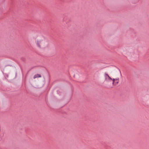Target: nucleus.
<instances>
[{"instance_id": "nucleus-1", "label": "nucleus", "mask_w": 149, "mask_h": 149, "mask_svg": "<svg viewBox=\"0 0 149 149\" xmlns=\"http://www.w3.org/2000/svg\"><path fill=\"white\" fill-rule=\"evenodd\" d=\"M113 84H114V83L115 84H117L118 83V82L119 81V79H113Z\"/></svg>"}, {"instance_id": "nucleus-2", "label": "nucleus", "mask_w": 149, "mask_h": 149, "mask_svg": "<svg viewBox=\"0 0 149 149\" xmlns=\"http://www.w3.org/2000/svg\"><path fill=\"white\" fill-rule=\"evenodd\" d=\"M41 77V76L40 74H35V75H34V77H33V78L34 79H35L37 78L40 77Z\"/></svg>"}, {"instance_id": "nucleus-3", "label": "nucleus", "mask_w": 149, "mask_h": 149, "mask_svg": "<svg viewBox=\"0 0 149 149\" xmlns=\"http://www.w3.org/2000/svg\"><path fill=\"white\" fill-rule=\"evenodd\" d=\"M105 74L107 75L109 78V79H111V80H113L109 76V75L107 74L106 73H105Z\"/></svg>"}]
</instances>
